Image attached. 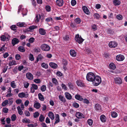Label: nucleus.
<instances>
[{"instance_id":"obj_46","label":"nucleus","mask_w":127,"mask_h":127,"mask_svg":"<svg viewBox=\"0 0 127 127\" xmlns=\"http://www.w3.org/2000/svg\"><path fill=\"white\" fill-rule=\"evenodd\" d=\"M44 119L45 118L42 115H41L39 118V121L41 122H43L44 121Z\"/></svg>"},{"instance_id":"obj_63","label":"nucleus","mask_w":127,"mask_h":127,"mask_svg":"<svg viewBox=\"0 0 127 127\" xmlns=\"http://www.w3.org/2000/svg\"><path fill=\"white\" fill-rule=\"evenodd\" d=\"M8 111V109L7 108H4L3 109L2 111L3 112L6 113H7Z\"/></svg>"},{"instance_id":"obj_51","label":"nucleus","mask_w":127,"mask_h":127,"mask_svg":"<svg viewBox=\"0 0 127 127\" xmlns=\"http://www.w3.org/2000/svg\"><path fill=\"white\" fill-rule=\"evenodd\" d=\"M87 122L89 126H91L93 124V121L91 119H88Z\"/></svg>"},{"instance_id":"obj_4","label":"nucleus","mask_w":127,"mask_h":127,"mask_svg":"<svg viewBox=\"0 0 127 127\" xmlns=\"http://www.w3.org/2000/svg\"><path fill=\"white\" fill-rule=\"evenodd\" d=\"M40 48L43 51H49L50 49V48L49 46L45 44H42L41 45Z\"/></svg>"},{"instance_id":"obj_25","label":"nucleus","mask_w":127,"mask_h":127,"mask_svg":"<svg viewBox=\"0 0 127 127\" xmlns=\"http://www.w3.org/2000/svg\"><path fill=\"white\" fill-rule=\"evenodd\" d=\"M26 75L27 78L29 79L32 80L33 78L32 75L30 73H28L26 74Z\"/></svg>"},{"instance_id":"obj_19","label":"nucleus","mask_w":127,"mask_h":127,"mask_svg":"<svg viewBox=\"0 0 127 127\" xmlns=\"http://www.w3.org/2000/svg\"><path fill=\"white\" fill-rule=\"evenodd\" d=\"M64 95L66 98L70 100L72 98V97L71 95L67 92H65L64 93Z\"/></svg>"},{"instance_id":"obj_40","label":"nucleus","mask_w":127,"mask_h":127,"mask_svg":"<svg viewBox=\"0 0 127 127\" xmlns=\"http://www.w3.org/2000/svg\"><path fill=\"white\" fill-rule=\"evenodd\" d=\"M111 115L113 118H116L118 116V114L116 112L113 111L111 113Z\"/></svg>"},{"instance_id":"obj_37","label":"nucleus","mask_w":127,"mask_h":127,"mask_svg":"<svg viewBox=\"0 0 127 127\" xmlns=\"http://www.w3.org/2000/svg\"><path fill=\"white\" fill-rule=\"evenodd\" d=\"M22 122L23 123H30V120L28 119L25 118L22 120Z\"/></svg>"},{"instance_id":"obj_54","label":"nucleus","mask_w":127,"mask_h":127,"mask_svg":"<svg viewBox=\"0 0 127 127\" xmlns=\"http://www.w3.org/2000/svg\"><path fill=\"white\" fill-rule=\"evenodd\" d=\"M53 20V19L51 17H48L45 19V21L48 22Z\"/></svg>"},{"instance_id":"obj_39","label":"nucleus","mask_w":127,"mask_h":127,"mask_svg":"<svg viewBox=\"0 0 127 127\" xmlns=\"http://www.w3.org/2000/svg\"><path fill=\"white\" fill-rule=\"evenodd\" d=\"M17 119V117L15 114H13L11 116V119L12 121L14 122Z\"/></svg>"},{"instance_id":"obj_16","label":"nucleus","mask_w":127,"mask_h":127,"mask_svg":"<svg viewBox=\"0 0 127 127\" xmlns=\"http://www.w3.org/2000/svg\"><path fill=\"white\" fill-rule=\"evenodd\" d=\"M100 119L102 122L104 123L106 122L107 118L104 115H102L100 116Z\"/></svg>"},{"instance_id":"obj_9","label":"nucleus","mask_w":127,"mask_h":127,"mask_svg":"<svg viewBox=\"0 0 127 127\" xmlns=\"http://www.w3.org/2000/svg\"><path fill=\"white\" fill-rule=\"evenodd\" d=\"M38 89V86L34 84H32V86L31 88L30 91L32 93H34L35 92V90H37Z\"/></svg>"},{"instance_id":"obj_1","label":"nucleus","mask_w":127,"mask_h":127,"mask_svg":"<svg viewBox=\"0 0 127 127\" xmlns=\"http://www.w3.org/2000/svg\"><path fill=\"white\" fill-rule=\"evenodd\" d=\"M101 77L98 75H95L92 82L94 85L97 86L101 84Z\"/></svg>"},{"instance_id":"obj_48","label":"nucleus","mask_w":127,"mask_h":127,"mask_svg":"<svg viewBox=\"0 0 127 127\" xmlns=\"http://www.w3.org/2000/svg\"><path fill=\"white\" fill-rule=\"evenodd\" d=\"M52 82L55 85H57L58 84V82L57 80L55 78H53L52 79Z\"/></svg>"},{"instance_id":"obj_42","label":"nucleus","mask_w":127,"mask_h":127,"mask_svg":"<svg viewBox=\"0 0 127 127\" xmlns=\"http://www.w3.org/2000/svg\"><path fill=\"white\" fill-rule=\"evenodd\" d=\"M17 109L18 113L20 115H22L23 114V112L20 108V107L19 106H18Z\"/></svg>"},{"instance_id":"obj_7","label":"nucleus","mask_w":127,"mask_h":127,"mask_svg":"<svg viewBox=\"0 0 127 127\" xmlns=\"http://www.w3.org/2000/svg\"><path fill=\"white\" fill-rule=\"evenodd\" d=\"M108 45L109 47L110 48H114L117 47V43L115 41H111L109 42Z\"/></svg>"},{"instance_id":"obj_5","label":"nucleus","mask_w":127,"mask_h":127,"mask_svg":"<svg viewBox=\"0 0 127 127\" xmlns=\"http://www.w3.org/2000/svg\"><path fill=\"white\" fill-rule=\"evenodd\" d=\"M75 39L77 42L80 44L82 43L84 40V39L82 38L81 36L79 35L78 34L76 35Z\"/></svg>"},{"instance_id":"obj_2","label":"nucleus","mask_w":127,"mask_h":127,"mask_svg":"<svg viewBox=\"0 0 127 127\" xmlns=\"http://www.w3.org/2000/svg\"><path fill=\"white\" fill-rule=\"evenodd\" d=\"M95 76V75L92 72H89L87 74L86 79L88 81L92 82Z\"/></svg>"},{"instance_id":"obj_34","label":"nucleus","mask_w":127,"mask_h":127,"mask_svg":"<svg viewBox=\"0 0 127 127\" xmlns=\"http://www.w3.org/2000/svg\"><path fill=\"white\" fill-rule=\"evenodd\" d=\"M8 90L9 91L8 92V93L6 95V96L7 97H10L12 95V94L11 93V90L10 88H9Z\"/></svg>"},{"instance_id":"obj_13","label":"nucleus","mask_w":127,"mask_h":127,"mask_svg":"<svg viewBox=\"0 0 127 127\" xmlns=\"http://www.w3.org/2000/svg\"><path fill=\"white\" fill-rule=\"evenodd\" d=\"M56 4L59 6H63L64 4V1L63 0H57L56 1Z\"/></svg>"},{"instance_id":"obj_31","label":"nucleus","mask_w":127,"mask_h":127,"mask_svg":"<svg viewBox=\"0 0 127 127\" xmlns=\"http://www.w3.org/2000/svg\"><path fill=\"white\" fill-rule=\"evenodd\" d=\"M39 99L41 101H43L44 100V98L42 94L39 93L38 94Z\"/></svg>"},{"instance_id":"obj_11","label":"nucleus","mask_w":127,"mask_h":127,"mask_svg":"<svg viewBox=\"0 0 127 127\" xmlns=\"http://www.w3.org/2000/svg\"><path fill=\"white\" fill-rule=\"evenodd\" d=\"M115 83L117 84H121L122 83V80L121 78L117 77L114 79Z\"/></svg>"},{"instance_id":"obj_49","label":"nucleus","mask_w":127,"mask_h":127,"mask_svg":"<svg viewBox=\"0 0 127 127\" xmlns=\"http://www.w3.org/2000/svg\"><path fill=\"white\" fill-rule=\"evenodd\" d=\"M41 66L43 68L47 69L48 68V65L45 63H42L41 64Z\"/></svg>"},{"instance_id":"obj_53","label":"nucleus","mask_w":127,"mask_h":127,"mask_svg":"<svg viewBox=\"0 0 127 127\" xmlns=\"http://www.w3.org/2000/svg\"><path fill=\"white\" fill-rule=\"evenodd\" d=\"M24 85L25 88H27L29 85V84L27 82H24Z\"/></svg>"},{"instance_id":"obj_60","label":"nucleus","mask_w":127,"mask_h":127,"mask_svg":"<svg viewBox=\"0 0 127 127\" xmlns=\"http://www.w3.org/2000/svg\"><path fill=\"white\" fill-rule=\"evenodd\" d=\"M76 3V1L75 0H72L71 1V5L73 6L75 5Z\"/></svg>"},{"instance_id":"obj_12","label":"nucleus","mask_w":127,"mask_h":127,"mask_svg":"<svg viewBox=\"0 0 127 127\" xmlns=\"http://www.w3.org/2000/svg\"><path fill=\"white\" fill-rule=\"evenodd\" d=\"M76 117L78 118H84V115L81 113L79 112H77L76 114Z\"/></svg>"},{"instance_id":"obj_64","label":"nucleus","mask_w":127,"mask_h":127,"mask_svg":"<svg viewBox=\"0 0 127 127\" xmlns=\"http://www.w3.org/2000/svg\"><path fill=\"white\" fill-rule=\"evenodd\" d=\"M84 51L85 52V53L86 54H89V53H90L91 52V51H90V50L89 49H86V48L84 50Z\"/></svg>"},{"instance_id":"obj_18","label":"nucleus","mask_w":127,"mask_h":127,"mask_svg":"<svg viewBox=\"0 0 127 127\" xmlns=\"http://www.w3.org/2000/svg\"><path fill=\"white\" fill-rule=\"evenodd\" d=\"M70 54L73 57H75L76 55V52L74 50H71L69 51Z\"/></svg>"},{"instance_id":"obj_28","label":"nucleus","mask_w":127,"mask_h":127,"mask_svg":"<svg viewBox=\"0 0 127 127\" xmlns=\"http://www.w3.org/2000/svg\"><path fill=\"white\" fill-rule=\"evenodd\" d=\"M34 107L36 109H39L41 107V104L38 102H36L34 103Z\"/></svg>"},{"instance_id":"obj_8","label":"nucleus","mask_w":127,"mask_h":127,"mask_svg":"<svg viewBox=\"0 0 127 127\" xmlns=\"http://www.w3.org/2000/svg\"><path fill=\"white\" fill-rule=\"evenodd\" d=\"M124 59V56L122 55H118L116 57V59L118 61H122Z\"/></svg>"},{"instance_id":"obj_52","label":"nucleus","mask_w":127,"mask_h":127,"mask_svg":"<svg viewBox=\"0 0 127 127\" xmlns=\"http://www.w3.org/2000/svg\"><path fill=\"white\" fill-rule=\"evenodd\" d=\"M116 18L117 19L119 20H122L123 19V16L120 14L117 15L116 16Z\"/></svg>"},{"instance_id":"obj_26","label":"nucleus","mask_w":127,"mask_h":127,"mask_svg":"<svg viewBox=\"0 0 127 127\" xmlns=\"http://www.w3.org/2000/svg\"><path fill=\"white\" fill-rule=\"evenodd\" d=\"M41 16L40 15H36L35 18L34 19L35 22L36 23L38 22L40 19Z\"/></svg>"},{"instance_id":"obj_22","label":"nucleus","mask_w":127,"mask_h":127,"mask_svg":"<svg viewBox=\"0 0 127 127\" xmlns=\"http://www.w3.org/2000/svg\"><path fill=\"white\" fill-rule=\"evenodd\" d=\"M48 115L51 120H53L54 119L55 117L54 115L52 112H49L48 114Z\"/></svg>"},{"instance_id":"obj_14","label":"nucleus","mask_w":127,"mask_h":127,"mask_svg":"<svg viewBox=\"0 0 127 127\" xmlns=\"http://www.w3.org/2000/svg\"><path fill=\"white\" fill-rule=\"evenodd\" d=\"M76 83L78 86L80 87H84L85 86L84 84L81 80L77 81L76 82Z\"/></svg>"},{"instance_id":"obj_17","label":"nucleus","mask_w":127,"mask_h":127,"mask_svg":"<svg viewBox=\"0 0 127 127\" xmlns=\"http://www.w3.org/2000/svg\"><path fill=\"white\" fill-rule=\"evenodd\" d=\"M82 9L84 12L86 14H89L90 13V12L87 7L85 6L82 7Z\"/></svg>"},{"instance_id":"obj_10","label":"nucleus","mask_w":127,"mask_h":127,"mask_svg":"<svg viewBox=\"0 0 127 127\" xmlns=\"http://www.w3.org/2000/svg\"><path fill=\"white\" fill-rule=\"evenodd\" d=\"M9 36L7 34H4V35H2L1 37V40L3 41L6 40H8L9 39Z\"/></svg>"},{"instance_id":"obj_55","label":"nucleus","mask_w":127,"mask_h":127,"mask_svg":"<svg viewBox=\"0 0 127 127\" xmlns=\"http://www.w3.org/2000/svg\"><path fill=\"white\" fill-rule=\"evenodd\" d=\"M35 40L34 38L33 37L30 38L29 40V42L32 43L34 42Z\"/></svg>"},{"instance_id":"obj_56","label":"nucleus","mask_w":127,"mask_h":127,"mask_svg":"<svg viewBox=\"0 0 127 127\" xmlns=\"http://www.w3.org/2000/svg\"><path fill=\"white\" fill-rule=\"evenodd\" d=\"M75 21L77 24H79L81 22V20L79 18H76L75 20Z\"/></svg>"},{"instance_id":"obj_38","label":"nucleus","mask_w":127,"mask_h":127,"mask_svg":"<svg viewBox=\"0 0 127 127\" xmlns=\"http://www.w3.org/2000/svg\"><path fill=\"white\" fill-rule=\"evenodd\" d=\"M8 101L7 100H6L3 101L1 105L3 106H5L8 104Z\"/></svg>"},{"instance_id":"obj_20","label":"nucleus","mask_w":127,"mask_h":127,"mask_svg":"<svg viewBox=\"0 0 127 127\" xmlns=\"http://www.w3.org/2000/svg\"><path fill=\"white\" fill-rule=\"evenodd\" d=\"M40 34L42 35H44L46 33L45 30L43 28H40L39 30Z\"/></svg>"},{"instance_id":"obj_59","label":"nucleus","mask_w":127,"mask_h":127,"mask_svg":"<svg viewBox=\"0 0 127 127\" xmlns=\"http://www.w3.org/2000/svg\"><path fill=\"white\" fill-rule=\"evenodd\" d=\"M39 114L38 112H36L34 114L33 117L35 118H36L39 116Z\"/></svg>"},{"instance_id":"obj_58","label":"nucleus","mask_w":127,"mask_h":127,"mask_svg":"<svg viewBox=\"0 0 127 127\" xmlns=\"http://www.w3.org/2000/svg\"><path fill=\"white\" fill-rule=\"evenodd\" d=\"M94 16L95 18L96 19H98L99 18V15L97 13H95L94 15Z\"/></svg>"},{"instance_id":"obj_3","label":"nucleus","mask_w":127,"mask_h":127,"mask_svg":"<svg viewBox=\"0 0 127 127\" xmlns=\"http://www.w3.org/2000/svg\"><path fill=\"white\" fill-rule=\"evenodd\" d=\"M22 7L23 6L22 5L19 6V7L18 12L19 13V12H20V11H21L22 14L23 15V16H24V15H25L27 14V10L26 8H22Z\"/></svg>"},{"instance_id":"obj_15","label":"nucleus","mask_w":127,"mask_h":127,"mask_svg":"<svg viewBox=\"0 0 127 127\" xmlns=\"http://www.w3.org/2000/svg\"><path fill=\"white\" fill-rule=\"evenodd\" d=\"M19 42V40L16 38H14L12 41V43L13 46L17 44Z\"/></svg>"},{"instance_id":"obj_61","label":"nucleus","mask_w":127,"mask_h":127,"mask_svg":"<svg viewBox=\"0 0 127 127\" xmlns=\"http://www.w3.org/2000/svg\"><path fill=\"white\" fill-rule=\"evenodd\" d=\"M73 106L75 108H77L79 107V104L76 103L74 102L72 104Z\"/></svg>"},{"instance_id":"obj_57","label":"nucleus","mask_w":127,"mask_h":127,"mask_svg":"<svg viewBox=\"0 0 127 127\" xmlns=\"http://www.w3.org/2000/svg\"><path fill=\"white\" fill-rule=\"evenodd\" d=\"M15 58L16 60H18L20 59L21 56L19 54H16L15 56Z\"/></svg>"},{"instance_id":"obj_43","label":"nucleus","mask_w":127,"mask_h":127,"mask_svg":"<svg viewBox=\"0 0 127 127\" xmlns=\"http://www.w3.org/2000/svg\"><path fill=\"white\" fill-rule=\"evenodd\" d=\"M43 58V56L41 54L39 55L37 57V59L36 60V61L37 62H38L39 60H41Z\"/></svg>"},{"instance_id":"obj_32","label":"nucleus","mask_w":127,"mask_h":127,"mask_svg":"<svg viewBox=\"0 0 127 127\" xmlns=\"http://www.w3.org/2000/svg\"><path fill=\"white\" fill-rule=\"evenodd\" d=\"M113 2L115 5H118L120 4V1L119 0H113Z\"/></svg>"},{"instance_id":"obj_30","label":"nucleus","mask_w":127,"mask_h":127,"mask_svg":"<svg viewBox=\"0 0 127 127\" xmlns=\"http://www.w3.org/2000/svg\"><path fill=\"white\" fill-rule=\"evenodd\" d=\"M75 97L77 100L80 101H82L83 98L82 97L79 95H76L75 96Z\"/></svg>"},{"instance_id":"obj_45","label":"nucleus","mask_w":127,"mask_h":127,"mask_svg":"<svg viewBox=\"0 0 127 127\" xmlns=\"http://www.w3.org/2000/svg\"><path fill=\"white\" fill-rule=\"evenodd\" d=\"M29 59L31 61H33L34 60V58L33 55L30 54L29 56Z\"/></svg>"},{"instance_id":"obj_27","label":"nucleus","mask_w":127,"mask_h":127,"mask_svg":"<svg viewBox=\"0 0 127 127\" xmlns=\"http://www.w3.org/2000/svg\"><path fill=\"white\" fill-rule=\"evenodd\" d=\"M37 28V26H36L32 25L30 26L28 30L29 31H32L34 29Z\"/></svg>"},{"instance_id":"obj_33","label":"nucleus","mask_w":127,"mask_h":127,"mask_svg":"<svg viewBox=\"0 0 127 127\" xmlns=\"http://www.w3.org/2000/svg\"><path fill=\"white\" fill-rule=\"evenodd\" d=\"M26 25L25 23L24 22H19L17 24V26L20 27H25L26 26Z\"/></svg>"},{"instance_id":"obj_23","label":"nucleus","mask_w":127,"mask_h":127,"mask_svg":"<svg viewBox=\"0 0 127 127\" xmlns=\"http://www.w3.org/2000/svg\"><path fill=\"white\" fill-rule=\"evenodd\" d=\"M55 120V122L54 123L55 124H57L60 122V120L59 115L58 114H57L56 115Z\"/></svg>"},{"instance_id":"obj_41","label":"nucleus","mask_w":127,"mask_h":127,"mask_svg":"<svg viewBox=\"0 0 127 127\" xmlns=\"http://www.w3.org/2000/svg\"><path fill=\"white\" fill-rule=\"evenodd\" d=\"M95 108L96 110H100L101 109L100 106L98 104H97L95 105Z\"/></svg>"},{"instance_id":"obj_29","label":"nucleus","mask_w":127,"mask_h":127,"mask_svg":"<svg viewBox=\"0 0 127 127\" xmlns=\"http://www.w3.org/2000/svg\"><path fill=\"white\" fill-rule=\"evenodd\" d=\"M59 98L60 100L63 102H65L66 99L64 96L62 95H60L59 96Z\"/></svg>"},{"instance_id":"obj_35","label":"nucleus","mask_w":127,"mask_h":127,"mask_svg":"<svg viewBox=\"0 0 127 127\" xmlns=\"http://www.w3.org/2000/svg\"><path fill=\"white\" fill-rule=\"evenodd\" d=\"M109 68L113 69H114L116 68L115 64L113 63H111L109 65Z\"/></svg>"},{"instance_id":"obj_36","label":"nucleus","mask_w":127,"mask_h":127,"mask_svg":"<svg viewBox=\"0 0 127 127\" xmlns=\"http://www.w3.org/2000/svg\"><path fill=\"white\" fill-rule=\"evenodd\" d=\"M11 87L13 88H15L17 86L14 81H12L10 84Z\"/></svg>"},{"instance_id":"obj_6","label":"nucleus","mask_w":127,"mask_h":127,"mask_svg":"<svg viewBox=\"0 0 127 127\" xmlns=\"http://www.w3.org/2000/svg\"><path fill=\"white\" fill-rule=\"evenodd\" d=\"M28 96L29 95L27 93L22 92L19 93L18 94V96L19 97L21 98H27L28 97Z\"/></svg>"},{"instance_id":"obj_62","label":"nucleus","mask_w":127,"mask_h":127,"mask_svg":"<svg viewBox=\"0 0 127 127\" xmlns=\"http://www.w3.org/2000/svg\"><path fill=\"white\" fill-rule=\"evenodd\" d=\"M68 86L70 89H72L74 88V86L70 83H68Z\"/></svg>"},{"instance_id":"obj_21","label":"nucleus","mask_w":127,"mask_h":127,"mask_svg":"<svg viewBox=\"0 0 127 127\" xmlns=\"http://www.w3.org/2000/svg\"><path fill=\"white\" fill-rule=\"evenodd\" d=\"M49 65L51 67L53 68H56L58 67L57 65L54 63H50L49 64Z\"/></svg>"},{"instance_id":"obj_44","label":"nucleus","mask_w":127,"mask_h":127,"mask_svg":"<svg viewBox=\"0 0 127 127\" xmlns=\"http://www.w3.org/2000/svg\"><path fill=\"white\" fill-rule=\"evenodd\" d=\"M18 50L22 52H24L25 51V49L22 46H19L18 48Z\"/></svg>"},{"instance_id":"obj_24","label":"nucleus","mask_w":127,"mask_h":127,"mask_svg":"<svg viewBox=\"0 0 127 127\" xmlns=\"http://www.w3.org/2000/svg\"><path fill=\"white\" fill-rule=\"evenodd\" d=\"M16 61L14 60H12L9 62L8 65L9 66H11L17 64Z\"/></svg>"},{"instance_id":"obj_50","label":"nucleus","mask_w":127,"mask_h":127,"mask_svg":"<svg viewBox=\"0 0 127 127\" xmlns=\"http://www.w3.org/2000/svg\"><path fill=\"white\" fill-rule=\"evenodd\" d=\"M46 86L43 85L41 87V90L42 92H44L46 90Z\"/></svg>"},{"instance_id":"obj_47","label":"nucleus","mask_w":127,"mask_h":127,"mask_svg":"<svg viewBox=\"0 0 127 127\" xmlns=\"http://www.w3.org/2000/svg\"><path fill=\"white\" fill-rule=\"evenodd\" d=\"M61 86L62 87V89L66 91L67 90V88L66 86L63 83H62L61 84Z\"/></svg>"}]
</instances>
